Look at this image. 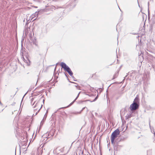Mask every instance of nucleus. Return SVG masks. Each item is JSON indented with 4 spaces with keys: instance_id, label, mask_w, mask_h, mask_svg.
Segmentation results:
<instances>
[{
    "instance_id": "obj_21",
    "label": "nucleus",
    "mask_w": 155,
    "mask_h": 155,
    "mask_svg": "<svg viewBox=\"0 0 155 155\" xmlns=\"http://www.w3.org/2000/svg\"><path fill=\"white\" fill-rule=\"evenodd\" d=\"M0 104H2V103L0 101Z\"/></svg>"
},
{
    "instance_id": "obj_4",
    "label": "nucleus",
    "mask_w": 155,
    "mask_h": 155,
    "mask_svg": "<svg viewBox=\"0 0 155 155\" xmlns=\"http://www.w3.org/2000/svg\"><path fill=\"white\" fill-rule=\"evenodd\" d=\"M62 68H54V78L55 79H57L58 78V75L59 73H61Z\"/></svg>"
},
{
    "instance_id": "obj_12",
    "label": "nucleus",
    "mask_w": 155,
    "mask_h": 155,
    "mask_svg": "<svg viewBox=\"0 0 155 155\" xmlns=\"http://www.w3.org/2000/svg\"><path fill=\"white\" fill-rule=\"evenodd\" d=\"M29 18H30V17H29ZM26 20H27V22H29L31 21L32 20H31V18H28V16L27 17L26 19Z\"/></svg>"
},
{
    "instance_id": "obj_25",
    "label": "nucleus",
    "mask_w": 155,
    "mask_h": 155,
    "mask_svg": "<svg viewBox=\"0 0 155 155\" xmlns=\"http://www.w3.org/2000/svg\"><path fill=\"white\" fill-rule=\"evenodd\" d=\"M29 8V9H30V8Z\"/></svg>"
},
{
    "instance_id": "obj_23",
    "label": "nucleus",
    "mask_w": 155,
    "mask_h": 155,
    "mask_svg": "<svg viewBox=\"0 0 155 155\" xmlns=\"http://www.w3.org/2000/svg\"><path fill=\"white\" fill-rule=\"evenodd\" d=\"M43 121V120H42L41 121V123H42V122Z\"/></svg>"
},
{
    "instance_id": "obj_16",
    "label": "nucleus",
    "mask_w": 155,
    "mask_h": 155,
    "mask_svg": "<svg viewBox=\"0 0 155 155\" xmlns=\"http://www.w3.org/2000/svg\"><path fill=\"white\" fill-rule=\"evenodd\" d=\"M58 64H59L58 63H57L56 64V65H55V68H56V67H57V65H58Z\"/></svg>"
},
{
    "instance_id": "obj_5",
    "label": "nucleus",
    "mask_w": 155,
    "mask_h": 155,
    "mask_svg": "<svg viewBox=\"0 0 155 155\" xmlns=\"http://www.w3.org/2000/svg\"><path fill=\"white\" fill-rule=\"evenodd\" d=\"M35 98H32L31 99V104L32 105V106H33V107L34 108H35L37 107H38L39 106V103L38 101L36 103V104L34 105L35 103L36 102V101H35V102L32 103V101L35 99Z\"/></svg>"
},
{
    "instance_id": "obj_7",
    "label": "nucleus",
    "mask_w": 155,
    "mask_h": 155,
    "mask_svg": "<svg viewBox=\"0 0 155 155\" xmlns=\"http://www.w3.org/2000/svg\"><path fill=\"white\" fill-rule=\"evenodd\" d=\"M65 71H67L69 75L71 76L73 78H74V76H73V73L71 70L70 68H64Z\"/></svg>"
},
{
    "instance_id": "obj_2",
    "label": "nucleus",
    "mask_w": 155,
    "mask_h": 155,
    "mask_svg": "<svg viewBox=\"0 0 155 155\" xmlns=\"http://www.w3.org/2000/svg\"><path fill=\"white\" fill-rule=\"evenodd\" d=\"M120 133L119 130L117 129L112 133L111 136V142L112 144H114V140L119 135Z\"/></svg>"
},
{
    "instance_id": "obj_24",
    "label": "nucleus",
    "mask_w": 155,
    "mask_h": 155,
    "mask_svg": "<svg viewBox=\"0 0 155 155\" xmlns=\"http://www.w3.org/2000/svg\"><path fill=\"white\" fill-rule=\"evenodd\" d=\"M74 80V81H76V80Z\"/></svg>"
},
{
    "instance_id": "obj_22",
    "label": "nucleus",
    "mask_w": 155,
    "mask_h": 155,
    "mask_svg": "<svg viewBox=\"0 0 155 155\" xmlns=\"http://www.w3.org/2000/svg\"><path fill=\"white\" fill-rule=\"evenodd\" d=\"M63 108V107H61V108H60L59 109H60Z\"/></svg>"
},
{
    "instance_id": "obj_19",
    "label": "nucleus",
    "mask_w": 155,
    "mask_h": 155,
    "mask_svg": "<svg viewBox=\"0 0 155 155\" xmlns=\"http://www.w3.org/2000/svg\"><path fill=\"white\" fill-rule=\"evenodd\" d=\"M70 82L71 83H72L76 84L75 83H74V82Z\"/></svg>"
},
{
    "instance_id": "obj_8",
    "label": "nucleus",
    "mask_w": 155,
    "mask_h": 155,
    "mask_svg": "<svg viewBox=\"0 0 155 155\" xmlns=\"http://www.w3.org/2000/svg\"><path fill=\"white\" fill-rule=\"evenodd\" d=\"M119 70L117 71L114 74L112 79H114L116 78L119 74Z\"/></svg>"
},
{
    "instance_id": "obj_3",
    "label": "nucleus",
    "mask_w": 155,
    "mask_h": 155,
    "mask_svg": "<svg viewBox=\"0 0 155 155\" xmlns=\"http://www.w3.org/2000/svg\"><path fill=\"white\" fill-rule=\"evenodd\" d=\"M22 59L23 60L24 62L27 65H29L30 64V61L25 52L22 53Z\"/></svg>"
},
{
    "instance_id": "obj_10",
    "label": "nucleus",
    "mask_w": 155,
    "mask_h": 155,
    "mask_svg": "<svg viewBox=\"0 0 155 155\" xmlns=\"http://www.w3.org/2000/svg\"><path fill=\"white\" fill-rule=\"evenodd\" d=\"M132 112H130L129 114H127L126 116V119H128L130 118L132 116Z\"/></svg>"
},
{
    "instance_id": "obj_1",
    "label": "nucleus",
    "mask_w": 155,
    "mask_h": 155,
    "mask_svg": "<svg viewBox=\"0 0 155 155\" xmlns=\"http://www.w3.org/2000/svg\"><path fill=\"white\" fill-rule=\"evenodd\" d=\"M139 99L136 97L133 103L130 105V109L131 110H135L137 109L139 107L138 103Z\"/></svg>"
},
{
    "instance_id": "obj_6",
    "label": "nucleus",
    "mask_w": 155,
    "mask_h": 155,
    "mask_svg": "<svg viewBox=\"0 0 155 155\" xmlns=\"http://www.w3.org/2000/svg\"><path fill=\"white\" fill-rule=\"evenodd\" d=\"M38 12H36L35 13L31 15L30 17L31 18V20H33L32 21H34L36 19V18H35L38 17Z\"/></svg>"
},
{
    "instance_id": "obj_18",
    "label": "nucleus",
    "mask_w": 155,
    "mask_h": 155,
    "mask_svg": "<svg viewBox=\"0 0 155 155\" xmlns=\"http://www.w3.org/2000/svg\"><path fill=\"white\" fill-rule=\"evenodd\" d=\"M54 66V65H51L49 67H53V66Z\"/></svg>"
},
{
    "instance_id": "obj_9",
    "label": "nucleus",
    "mask_w": 155,
    "mask_h": 155,
    "mask_svg": "<svg viewBox=\"0 0 155 155\" xmlns=\"http://www.w3.org/2000/svg\"><path fill=\"white\" fill-rule=\"evenodd\" d=\"M60 65L61 66V68H69L64 62H61L60 64Z\"/></svg>"
},
{
    "instance_id": "obj_17",
    "label": "nucleus",
    "mask_w": 155,
    "mask_h": 155,
    "mask_svg": "<svg viewBox=\"0 0 155 155\" xmlns=\"http://www.w3.org/2000/svg\"><path fill=\"white\" fill-rule=\"evenodd\" d=\"M75 87H77V89H78V87H79L78 86H75Z\"/></svg>"
},
{
    "instance_id": "obj_13",
    "label": "nucleus",
    "mask_w": 155,
    "mask_h": 155,
    "mask_svg": "<svg viewBox=\"0 0 155 155\" xmlns=\"http://www.w3.org/2000/svg\"><path fill=\"white\" fill-rule=\"evenodd\" d=\"M85 108H86V107H83V108H82V109L81 110V111L79 113V114H80V113H81V111H83V110L84 109H85Z\"/></svg>"
},
{
    "instance_id": "obj_11",
    "label": "nucleus",
    "mask_w": 155,
    "mask_h": 155,
    "mask_svg": "<svg viewBox=\"0 0 155 155\" xmlns=\"http://www.w3.org/2000/svg\"><path fill=\"white\" fill-rule=\"evenodd\" d=\"M80 92L78 93V95L77 97H76V98L75 99V100L71 103V104H70V105H72L76 101V100L77 99V98L79 97V94H80Z\"/></svg>"
},
{
    "instance_id": "obj_15",
    "label": "nucleus",
    "mask_w": 155,
    "mask_h": 155,
    "mask_svg": "<svg viewBox=\"0 0 155 155\" xmlns=\"http://www.w3.org/2000/svg\"><path fill=\"white\" fill-rule=\"evenodd\" d=\"M64 147H63V148H62L61 149V150L62 152H64Z\"/></svg>"
},
{
    "instance_id": "obj_20",
    "label": "nucleus",
    "mask_w": 155,
    "mask_h": 155,
    "mask_svg": "<svg viewBox=\"0 0 155 155\" xmlns=\"http://www.w3.org/2000/svg\"><path fill=\"white\" fill-rule=\"evenodd\" d=\"M42 105H41V107L39 109V110H40V109L41 108V107H42Z\"/></svg>"
},
{
    "instance_id": "obj_14",
    "label": "nucleus",
    "mask_w": 155,
    "mask_h": 155,
    "mask_svg": "<svg viewBox=\"0 0 155 155\" xmlns=\"http://www.w3.org/2000/svg\"><path fill=\"white\" fill-rule=\"evenodd\" d=\"M151 132H152L153 134L154 135V136H155V132L154 130H151Z\"/></svg>"
},
{
    "instance_id": "obj_26",
    "label": "nucleus",
    "mask_w": 155,
    "mask_h": 155,
    "mask_svg": "<svg viewBox=\"0 0 155 155\" xmlns=\"http://www.w3.org/2000/svg\"><path fill=\"white\" fill-rule=\"evenodd\" d=\"M97 98V97L95 98V99L94 100H95Z\"/></svg>"
}]
</instances>
